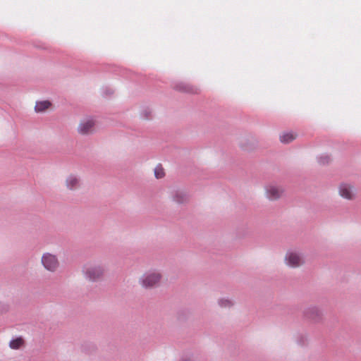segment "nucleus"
<instances>
[{
	"label": "nucleus",
	"mask_w": 361,
	"mask_h": 361,
	"mask_svg": "<svg viewBox=\"0 0 361 361\" xmlns=\"http://www.w3.org/2000/svg\"><path fill=\"white\" fill-rule=\"evenodd\" d=\"M283 192V189L277 186L269 185L267 188V196L271 200L279 198L282 195Z\"/></svg>",
	"instance_id": "obj_7"
},
{
	"label": "nucleus",
	"mask_w": 361,
	"mask_h": 361,
	"mask_svg": "<svg viewBox=\"0 0 361 361\" xmlns=\"http://www.w3.org/2000/svg\"><path fill=\"white\" fill-rule=\"evenodd\" d=\"M285 260L287 265L291 267H298L304 262L302 257L295 252H288Z\"/></svg>",
	"instance_id": "obj_4"
},
{
	"label": "nucleus",
	"mask_w": 361,
	"mask_h": 361,
	"mask_svg": "<svg viewBox=\"0 0 361 361\" xmlns=\"http://www.w3.org/2000/svg\"><path fill=\"white\" fill-rule=\"evenodd\" d=\"M154 175L157 178H161L164 176V169L161 166H157L154 169Z\"/></svg>",
	"instance_id": "obj_13"
},
{
	"label": "nucleus",
	"mask_w": 361,
	"mask_h": 361,
	"mask_svg": "<svg viewBox=\"0 0 361 361\" xmlns=\"http://www.w3.org/2000/svg\"><path fill=\"white\" fill-rule=\"evenodd\" d=\"M79 185L78 178L73 176H70L66 180L67 188L70 190L76 188Z\"/></svg>",
	"instance_id": "obj_11"
},
{
	"label": "nucleus",
	"mask_w": 361,
	"mask_h": 361,
	"mask_svg": "<svg viewBox=\"0 0 361 361\" xmlns=\"http://www.w3.org/2000/svg\"><path fill=\"white\" fill-rule=\"evenodd\" d=\"M51 106V103L49 101L38 102L35 105V111L37 112H43Z\"/></svg>",
	"instance_id": "obj_10"
},
{
	"label": "nucleus",
	"mask_w": 361,
	"mask_h": 361,
	"mask_svg": "<svg viewBox=\"0 0 361 361\" xmlns=\"http://www.w3.org/2000/svg\"><path fill=\"white\" fill-rule=\"evenodd\" d=\"M161 277V274L158 272H149L142 277L140 283L145 288H152L160 281Z\"/></svg>",
	"instance_id": "obj_1"
},
{
	"label": "nucleus",
	"mask_w": 361,
	"mask_h": 361,
	"mask_svg": "<svg viewBox=\"0 0 361 361\" xmlns=\"http://www.w3.org/2000/svg\"><path fill=\"white\" fill-rule=\"evenodd\" d=\"M320 162H321V163H322V164H324V163H325V161H323V160H322V159H321Z\"/></svg>",
	"instance_id": "obj_16"
},
{
	"label": "nucleus",
	"mask_w": 361,
	"mask_h": 361,
	"mask_svg": "<svg viewBox=\"0 0 361 361\" xmlns=\"http://www.w3.org/2000/svg\"><path fill=\"white\" fill-rule=\"evenodd\" d=\"M297 137V135L292 133H284L280 136V140L281 142L287 144L294 140Z\"/></svg>",
	"instance_id": "obj_9"
},
{
	"label": "nucleus",
	"mask_w": 361,
	"mask_h": 361,
	"mask_svg": "<svg viewBox=\"0 0 361 361\" xmlns=\"http://www.w3.org/2000/svg\"><path fill=\"white\" fill-rule=\"evenodd\" d=\"M94 122L92 119L82 121L78 126V132L82 135H87L94 131Z\"/></svg>",
	"instance_id": "obj_5"
},
{
	"label": "nucleus",
	"mask_w": 361,
	"mask_h": 361,
	"mask_svg": "<svg viewBox=\"0 0 361 361\" xmlns=\"http://www.w3.org/2000/svg\"><path fill=\"white\" fill-rule=\"evenodd\" d=\"M306 316L312 320L318 321L321 318L322 312L317 308L313 307L306 312Z\"/></svg>",
	"instance_id": "obj_8"
},
{
	"label": "nucleus",
	"mask_w": 361,
	"mask_h": 361,
	"mask_svg": "<svg viewBox=\"0 0 361 361\" xmlns=\"http://www.w3.org/2000/svg\"><path fill=\"white\" fill-rule=\"evenodd\" d=\"M42 263L44 268L50 271H55L59 263L56 256L49 253L44 254L42 257Z\"/></svg>",
	"instance_id": "obj_3"
},
{
	"label": "nucleus",
	"mask_w": 361,
	"mask_h": 361,
	"mask_svg": "<svg viewBox=\"0 0 361 361\" xmlns=\"http://www.w3.org/2000/svg\"><path fill=\"white\" fill-rule=\"evenodd\" d=\"M185 195H177L176 197V201L178 203H182L186 200Z\"/></svg>",
	"instance_id": "obj_15"
},
{
	"label": "nucleus",
	"mask_w": 361,
	"mask_h": 361,
	"mask_svg": "<svg viewBox=\"0 0 361 361\" xmlns=\"http://www.w3.org/2000/svg\"><path fill=\"white\" fill-rule=\"evenodd\" d=\"M104 269L100 266H87L84 268V273L90 281H97L104 274Z\"/></svg>",
	"instance_id": "obj_2"
},
{
	"label": "nucleus",
	"mask_w": 361,
	"mask_h": 361,
	"mask_svg": "<svg viewBox=\"0 0 361 361\" xmlns=\"http://www.w3.org/2000/svg\"><path fill=\"white\" fill-rule=\"evenodd\" d=\"M23 345L24 340L22 338H17L13 339L9 343L10 348L14 350L20 348L22 346H23Z\"/></svg>",
	"instance_id": "obj_12"
},
{
	"label": "nucleus",
	"mask_w": 361,
	"mask_h": 361,
	"mask_svg": "<svg viewBox=\"0 0 361 361\" xmlns=\"http://www.w3.org/2000/svg\"><path fill=\"white\" fill-rule=\"evenodd\" d=\"M183 361H190V360H184Z\"/></svg>",
	"instance_id": "obj_17"
},
{
	"label": "nucleus",
	"mask_w": 361,
	"mask_h": 361,
	"mask_svg": "<svg viewBox=\"0 0 361 361\" xmlns=\"http://www.w3.org/2000/svg\"><path fill=\"white\" fill-rule=\"evenodd\" d=\"M219 303L222 307H228L232 305V302L227 299H221L219 300Z\"/></svg>",
	"instance_id": "obj_14"
},
{
	"label": "nucleus",
	"mask_w": 361,
	"mask_h": 361,
	"mask_svg": "<svg viewBox=\"0 0 361 361\" xmlns=\"http://www.w3.org/2000/svg\"><path fill=\"white\" fill-rule=\"evenodd\" d=\"M339 194L341 197L347 200H352L355 197L353 188L346 183L341 184L339 186Z\"/></svg>",
	"instance_id": "obj_6"
}]
</instances>
